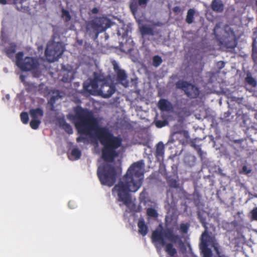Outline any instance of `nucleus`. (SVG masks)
<instances>
[{
	"label": "nucleus",
	"mask_w": 257,
	"mask_h": 257,
	"mask_svg": "<svg viewBox=\"0 0 257 257\" xmlns=\"http://www.w3.org/2000/svg\"><path fill=\"white\" fill-rule=\"evenodd\" d=\"M75 126L80 136L77 138L78 143L88 141L87 135L95 131V136L103 146L101 157L106 163L98 167L97 175L102 185L112 186L117 178L116 168L108 163L114 162L119 153L116 150L122 145V139L115 136L106 127H99L97 119L87 109L78 108L75 110Z\"/></svg>",
	"instance_id": "f257e3e1"
},
{
	"label": "nucleus",
	"mask_w": 257,
	"mask_h": 257,
	"mask_svg": "<svg viewBox=\"0 0 257 257\" xmlns=\"http://www.w3.org/2000/svg\"><path fill=\"white\" fill-rule=\"evenodd\" d=\"M145 163L140 160L132 164L126 174L112 189L116 194L118 201L128 206L131 203L130 192H136L142 185L144 179Z\"/></svg>",
	"instance_id": "f03ea898"
},
{
	"label": "nucleus",
	"mask_w": 257,
	"mask_h": 257,
	"mask_svg": "<svg viewBox=\"0 0 257 257\" xmlns=\"http://www.w3.org/2000/svg\"><path fill=\"white\" fill-rule=\"evenodd\" d=\"M84 88L90 94L93 95L99 92L105 98L109 97L115 91L113 85H109L105 79H102L98 75H95L89 83L84 84Z\"/></svg>",
	"instance_id": "7ed1b4c3"
},
{
	"label": "nucleus",
	"mask_w": 257,
	"mask_h": 257,
	"mask_svg": "<svg viewBox=\"0 0 257 257\" xmlns=\"http://www.w3.org/2000/svg\"><path fill=\"white\" fill-rule=\"evenodd\" d=\"M24 53L19 52L16 55V65L23 72L35 70L39 66L38 60L32 57H26L23 59Z\"/></svg>",
	"instance_id": "20e7f679"
},
{
	"label": "nucleus",
	"mask_w": 257,
	"mask_h": 257,
	"mask_svg": "<svg viewBox=\"0 0 257 257\" xmlns=\"http://www.w3.org/2000/svg\"><path fill=\"white\" fill-rule=\"evenodd\" d=\"M64 51V48L60 42L49 43L45 50V54L48 61L54 62L61 56Z\"/></svg>",
	"instance_id": "39448f33"
},
{
	"label": "nucleus",
	"mask_w": 257,
	"mask_h": 257,
	"mask_svg": "<svg viewBox=\"0 0 257 257\" xmlns=\"http://www.w3.org/2000/svg\"><path fill=\"white\" fill-rule=\"evenodd\" d=\"M111 26V21L106 17H97L90 21L87 25L88 29L92 30L97 35Z\"/></svg>",
	"instance_id": "423d86ee"
},
{
	"label": "nucleus",
	"mask_w": 257,
	"mask_h": 257,
	"mask_svg": "<svg viewBox=\"0 0 257 257\" xmlns=\"http://www.w3.org/2000/svg\"><path fill=\"white\" fill-rule=\"evenodd\" d=\"M152 240L153 243L165 246V251L171 256H174L177 253V250L171 243H166L163 237V231L162 230H155L153 231Z\"/></svg>",
	"instance_id": "0eeeda50"
},
{
	"label": "nucleus",
	"mask_w": 257,
	"mask_h": 257,
	"mask_svg": "<svg viewBox=\"0 0 257 257\" xmlns=\"http://www.w3.org/2000/svg\"><path fill=\"white\" fill-rule=\"evenodd\" d=\"M176 87L183 90L185 94L190 98H196L200 94L199 88L186 81H178L176 83Z\"/></svg>",
	"instance_id": "6e6552de"
},
{
	"label": "nucleus",
	"mask_w": 257,
	"mask_h": 257,
	"mask_svg": "<svg viewBox=\"0 0 257 257\" xmlns=\"http://www.w3.org/2000/svg\"><path fill=\"white\" fill-rule=\"evenodd\" d=\"M213 237L210 235H207L206 231L203 232L201 238V249L203 254L202 257H211L212 251L208 247V243L213 241Z\"/></svg>",
	"instance_id": "1a4fd4ad"
},
{
	"label": "nucleus",
	"mask_w": 257,
	"mask_h": 257,
	"mask_svg": "<svg viewBox=\"0 0 257 257\" xmlns=\"http://www.w3.org/2000/svg\"><path fill=\"white\" fill-rule=\"evenodd\" d=\"M17 10L20 12L30 14L28 1H13Z\"/></svg>",
	"instance_id": "9d476101"
},
{
	"label": "nucleus",
	"mask_w": 257,
	"mask_h": 257,
	"mask_svg": "<svg viewBox=\"0 0 257 257\" xmlns=\"http://www.w3.org/2000/svg\"><path fill=\"white\" fill-rule=\"evenodd\" d=\"M148 1H132L130 4V9L133 14H135L140 7L145 8Z\"/></svg>",
	"instance_id": "9b49d317"
},
{
	"label": "nucleus",
	"mask_w": 257,
	"mask_h": 257,
	"mask_svg": "<svg viewBox=\"0 0 257 257\" xmlns=\"http://www.w3.org/2000/svg\"><path fill=\"white\" fill-rule=\"evenodd\" d=\"M159 108L162 111H170L173 108L172 103L165 99H161L158 103Z\"/></svg>",
	"instance_id": "f8f14e48"
},
{
	"label": "nucleus",
	"mask_w": 257,
	"mask_h": 257,
	"mask_svg": "<svg viewBox=\"0 0 257 257\" xmlns=\"http://www.w3.org/2000/svg\"><path fill=\"white\" fill-rule=\"evenodd\" d=\"M17 48V44L14 42H12L9 44V46L5 48L4 52L9 58L12 59L16 52Z\"/></svg>",
	"instance_id": "ddd939ff"
},
{
	"label": "nucleus",
	"mask_w": 257,
	"mask_h": 257,
	"mask_svg": "<svg viewBox=\"0 0 257 257\" xmlns=\"http://www.w3.org/2000/svg\"><path fill=\"white\" fill-rule=\"evenodd\" d=\"M117 80L122 85L126 87L128 85V81L126 80L127 75L123 70L116 71Z\"/></svg>",
	"instance_id": "4468645a"
},
{
	"label": "nucleus",
	"mask_w": 257,
	"mask_h": 257,
	"mask_svg": "<svg viewBox=\"0 0 257 257\" xmlns=\"http://www.w3.org/2000/svg\"><path fill=\"white\" fill-rule=\"evenodd\" d=\"M139 232L143 236H145L148 231V228L143 219H140L138 222Z\"/></svg>",
	"instance_id": "2eb2a0df"
},
{
	"label": "nucleus",
	"mask_w": 257,
	"mask_h": 257,
	"mask_svg": "<svg viewBox=\"0 0 257 257\" xmlns=\"http://www.w3.org/2000/svg\"><path fill=\"white\" fill-rule=\"evenodd\" d=\"M30 114L32 118L38 119L44 115V111L41 108H32L30 110Z\"/></svg>",
	"instance_id": "dca6fc26"
},
{
	"label": "nucleus",
	"mask_w": 257,
	"mask_h": 257,
	"mask_svg": "<svg viewBox=\"0 0 257 257\" xmlns=\"http://www.w3.org/2000/svg\"><path fill=\"white\" fill-rule=\"evenodd\" d=\"M165 147L162 142H159L156 147V156L159 159L160 158H163L164 154Z\"/></svg>",
	"instance_id": "f3484780"
},
{
	"label": "nucleus",
	"mask_w": 257,
	"mask_h": 257,
	"mask_svg": "<svg viewBox=\"0 0 257 257\" xmlns=\"http://www.w3.org/2000/svg\"><path fill=\"white\" fill-rule=\"evenodd\" d=\"M221 1H212L211 8L214 11L221 12L223 10V5Z\"/></svg>",
	"instance_id": "a211bd4d"
},
{
	"label": "nucleus",
	"mask_w": 257,
	"mask_h": 257,
	"mask_svg": "<svg viewBox=\"0 0 257 257\" xmlns=\"http://www.w3.org/2000/svg\"><path fill=\"white\" fill-rule=\"evenodd\" d=\"M140 31L143 35H154V29L150 27L143 26L141 28Z\"/></svg>",
	"instance_id": "6ab92c4d"
},
{
	"label": "nucleus",
	"mask_w": 257,
	"mask_h": 257,
	"mask_svg": "<svg viewBox=\"0 0 257 257\" xmlns=\"http://www.w3.org/2000/svg\"><path fill=\"white\" fill-rule=\"evenodd\" d=\"M195 14V11L193 9H190L187 13L186 18L185 19L186 22L188 24H192L194 21V16Z\"/></svg>",
	"instance_id": "aec40b11"
},
{
	"label": "nucleus",
	"mask_w": 257,
	"mask_h": 257,
	"mask_svg": "<svg viewBox=\"0 0 257 257\" xmlns=\"http://www.w3.org/2000/svg\"><path fill=\"white\" fill-rule=\"evenodd\" d=\"M59 96L58 95L57 96H52L48 102V104L49 106V110L50 111H53L55 110V103L56 101L59 98Z\"/></svg>",
	"instance_id": "412c9836"
},
{
	"label": "nucleus",
	"mask_w": 257,
	"mask_h": 257,
	"mask_svg": "<svg viewBox=\"0 0 257 257\" xmlns=\"http://www.w3.org/2000/svg\"><path fill=\"white\" fill-rule=\"evenodd\" d=\"M41 123V121L39 119L32 118L30 122V125L32 129L37 130L39 128Z\"/></svg>",
	"instance_id": "4be33fe9"
},
{
	"label": "nucleus",
	"mask_w": 257,
	"mask_h": 257,
	"mask_svg": "<svg viewBox=\"0 0 257 257\" xmlns=\"http://www.w3.org/2000/svg\"><path fill=\"white\" fill-rule=\"evenodd\" d=\"M163 60L161 56L159 55H155L153 57L152 65L155 67H159L162 63Z\"/></svg>",
	"instance_id": "5701e85b"
},
{
	"label": "nucleus",
	"mask_w": 257,
	"mask_h": 257,
	"mask_svg": "<svg viewBox=\"0 0 257 257\" xmlns=\"http://www.w3.org/2000/svg\"><path fill=\"white\" fill-rule=\"evenodd\" d=\"M196 139H193V140H192L190 142V146L193 147V148L195 149V150H196L198 152V154L200 155V156H202V150H201V147L199 145H197L196 144Z\"/></svg>",
	"instance_id": "b1692460"
},
{
	"label": "nucleus",
	"mask_w": 257,
	"mask_h": 257,
	"mask_svg": "<svg viewBox=\"0 0 257 257\" xmlns=\"http://www.w3.org/2000/svg\"><path fill=\"white\" fill-rule=\"evenodd\" d=\"M161 230L163 231V237L164 238L165 236L169 240L172 239L175 234H174L173 230L170 229H168L166 230H164L163 229Z\"/></svg>",
	"instance_id": "393cba45"
},
{
	"label": "nucleus",
	"mask_w": 257,
	"mask_h": 257,
	"mask_svg": "<svg viewBox=\"0 0 257 257\" xmlns=\"http://www.w3.org/2000/svg\"><path fill=\"white\" fill-rule=\"evenodd\" d=\"M245 81L252 87H255L256 85L255 80L252 77L251 75H247L245 78Z\"/></svg>",
	"instance_id": "a878e982"
},
{
	"label": "nucleus",
	"mask_w": 257,
	"mask_h": 257,
	"mask_svg": "<svg viewBox=\"0 0 257 257\" xmlns=\"http://www.w3.org/2000/svg\"><path fill=\"white\" fill-rule=\"evenodd\" d=\"M71 155L74 159L77 160L80 158L81 153L79 149L75 148L71 151Z\"/></svg>",
	"instance_id": "bb28decb"
},
{
	"label": "nucleus",
	"mask_w": 257,
	"mask_h": 257,
	"mask_svg": "<svg viewBox=\"0 0 257 257\" xmlns=\"http://www.w3.org/2000/svg\"><path fill=\"white\" fill-rule=\"evenodd\" d=\"M190 227L189 223H181L180 225V231L182 233H187Z\"/></svg>",
	"instance_id": "cd10ccee"
},
{
	"label": "nucleus",
	"mask_w": 257,
	"mask_h": 257,
	"mask_svg": "<svg viewBox=\"0 0 257 257\" xmlns=\"http://www.w3.org/2000/svg\"><path fill=\"white\" fill-rule=\"evenodd\" d=\"M154 123L157 127L161 128L167 125L168 122L166 120H155Z\"/></svg>",
	"instance_id": "c85d7f7f"
},
{
	"label": "nucleus",
	"mask_w": 257,
	"mask_h": 257,
	"mask_svg": "<svg viewBox=\"0 0 257 257\" xmlns=\"http://www.w3.org/2000/svg\"><path fill=\"white\" fill-rule=\"evenodd\" d=\"M55 123L56 125L59 127L64 128V117L63 116L62 117H57L56 119Z\"/></svg>",
	"instance_id": "c756f323"
},
{
	"label": "nucleus",
	"mask_w": 257,
	"mask_h": 257,
	"mask_svg": "<svg viewBox=\"0 0 257 257\" xmlns=\"http://www.w3.org/2000/svg\"><path fill=\"white\" fill-rule=\"evenodd\" d=\"M20 116L21 121L24 124H27L28 123L29 116L27 112H22L20 114Z\"/></svg>",
	"instance_id": "7c9ffc66"
},
{
	"label": "nucleus",
	"mask_w": 257,
	"mask_h": 257,
	"mask_svg": "<svg viewBox=\"0 0 257 257\" xmlns=\"http://www.w3.org/2000/svg\"><path fill=\"white\" fill-rule=\"evenodd\" d=\"M147 213L148 216L153 217H156L158 216L157 211L152 208H149L147 210Z\"/></svg>",
	"instance_id": "2f4dec72"
},
{
	"label": "nucleus",
	"mask_w": 257,
	"mask_h": 257,
	"mask_svg": "<svg viewBox=\"0 0 257 257\" xmlns=\"http://www.w3.org/2000/svg\"><path fill=\"white\" fill-rule=\"evenodd\" d=\"M225 46L227 48L233 49L236 46V42L234 39L228 43L225 42Z\"/></svg>",
	"instance_id": "473e14b6"
},
{
	"label": "nucleus",
	"mask_w": 257,
	"mask_h": 257,
	"mask_svg": "<svg viewBox=\"0 0 257 257\" xmlns=\"http://www.w3.org/2000/svg\"><path fill=\"white\" fill-rule=\"evenodd\" d=\"M200 221L201 223L202 224V226L205 228V230L203 232H205L206 231L207 235H209L208 232V227L207 226V223L206 222V220L205 218H200Z\"/></svg>",
	"instance_id": "72a5a7b5"
},
{
	"label": "nucleus",
	"mask_w": 257,
	"mask_h": 257,
	"mask_svg": "<svg viewBox=\"0 0 257 257\" xmlns=\"http://www.w3.org/2000/svg\"><path fill=\"white\" fill-rule=\"evenodd\" d=\"M251 214V219L257 221V207L254 208L250 212Z\"/></svg>",
	"instance_id": "f704fd0d"
},
{
	"label": "nucleus",
	"mask_w": 257,
	"mask_h": 257,
	"mask_svg": "<svg viewBox=\"0 0 257 257\" xmlns=\"http://www.w3.org/2000/svg\"><path fill=\"white\" fill-rule=\"evenodd\" d=\"M98 12H99L98 8H97L96 7H94L90 10V12H89V14L90 15H95V14H97L98 13Z\"/></svg>",
	"instance_id": "c9c22d12"
},
{
	"label": "nucleus",
	"mask_w": 257,
	"mask_h": 257,
	"mask_svg": "<svg viewBox=\"0 0 257 257\" xmlns=\"http://www.w3.org/2000/svg\"><path fill=\"white\" fill-rule=\"evenodd\" d=\"M180 240V238L178 235L174 234V236L172 238V239L170 240L174 243L178 242Z\"/></svg>",
	"instance_id": "e433bc0d"
},
{
	"label": "nucleus",
	"mask_w": 257,
	"mask_h": 257,
	"mask_svg": "<svg viewBox=\"0 0 257 257\" xmlns=\"http://www.w3.org/2000/svg\"><path fill=\"white\" fill-rule=\"evenodd\" d=\"M65 132H67L69 134H71L72 133V130L70 126V125L65 122Z\"/></svg>",
	"instance_id": "4c0bfd02"
},
{
	"label": "nucleus",
	"mask_w": 257,
	"mask_h": 257,
	"mask_svg": "<svg viewBox=\"0 0 257 257\" xmlns=\"http://www.w3.org/2000/svg\"><path fill=\"white\" fill-rule=\"evenodd\" d=\"M173 11L175 14H179L182 11V9L178 6H176L173 9Z\"/></svg>",
	"instance_id": "58836bf2"
},
{
	"label": "nucleus",
	"mask_w": 257,
	"mask_h": 257,
	"mask_svg": "<svg viewBox=\"0 0 257 257\" xmlns=\"http://www.w3.org/2000/svg\"><path fill=\"white\" fill-rule=\"evenodd\" d=\"M71 19V16L70 15L68 11L65 10V22H68Z\"/></svg>",
	"instance_id": "ea45409f"
},
{
	"label": "nucleus",
	"mask_w": 257,
	"mask_h": 257,
	"mask_svg": "<svg viewBox=\"0 0 257 257\" xmlns=\"http://www.w3.org/2000/svg\"><path fill=\"white\" fill-rule=\"evenodd\" d=\"M68 73H70V78H66L65 77V82L67 81H70L74 78V74L73 72H71L69 70H68Z\"/></svg>",
	"instance_id": "a19ab883"
},
{
	"label": "nucleus",
	"mask_w": 257,
	"mask_h": 257,
	"mask_svg": "<svg viewBox=\"0 0 257 257\" xmlns=\"http://www.w3.org/2000/svg\"><path fill=\"white\" fill-rule=\"evenodd\" d=\"M113 69H114V71L115 72V73H116L117 71L122 70V69H120L119 68V66H118L117 64L115 62H114L113 63Z\"/></svg>",
	"instance_id": "79ce46f5"
},
{
	"label": "nucleus",
	"mask_w": 257,
	"mask_h": 257,
	"mask_svg": "<svg viewBox=\"0 0 257 257\" xmlns=\"http://www.w3.org/2000/svg\"><path fill=\"white\" fill-rule=\"evenodd\" d=\"M68 206L70 208L73 209L75 207L76 204L74 202L70 201L68 203Z\"/></svg>",
	"instance_id": "37998d69"
},
{
	"label": "nucleus",
	"mask_w": 257,
	"mask_h": 257,
	"mask_svg": "<svg viewBox=\"0 0 257 257\" xmlns=\"http://www.w3.org/2000/svg\"><path fill=\"white\" fill-rule=\"evenodd\" d=\"M220 28L219 24H216L214 29H213V34L216 37H217V35L216 34V31Z\"/></svg>",
	"instance_id": "c03bdc74"
},
{
	"label": "nucleus",
	"mask_w": 257,
	"mask_h": 257,
	"mask_svg": "<svg viewBox=\"0 0 257 257\" xmlns=\"http://www.w3.org/2000/svg\"><path fill=\"white\" fill-rule=\"evenodd\" d=\"M213 247H214V250H215L216 254L218 255V257H222L220 255V251L219 250V249H218V247L215 246V245H214Z\"/></svg>",
	"instance_id": "a18cd8bd"
},
{
	"label": "nucleus",
	"mask_w": 257,
	"mask_h": 257,
	"mask_svg": "<svg viewBox=\"0 0 257 257\" xmlns=\"http://www.w3.org/2000/svg\"><path fill=\"white\" fill-rule=\"evenodd\" d=\"M252 57L254 61L257 62V52H253L252 54Z\"/></svg>",
	"instance_id": "49530a36"
},
{
	"label": "nucleus",
	"mask_w": 257,
	"mask_h": 257,
	"mask_svg": "<svg viewBox=\"0 0 257 257\" xmlns=\"http://www.w3.org/2000/svg\"><path fill=\"white\" fill-rule=\"evenodd\" d=\"M242 170L244 172H245L246 174L249 173L250 172V170H247V167L246 166H243L242 167Z\"/></svg>",
	"instance_id": "de8ad7c7"
},
{
	"label": "nucleus",
	"mask_w": 257,
	"mask_h": 257,
	"mask_svg": "<svg viewBox=\"0 0 257 257\" xmlns=\"http://www.w3.org/2000/svg\"><path fill=\"white\" fill-rule=\"evenodd\" d=\"M218 65L219 66V68L221 69L224 67L225 64L223 61H220L218 63Z\"/></svg>",
	"instance_id": "09e8293b"
},
{
	"label": "nucleus",
	"mask_w": 257,
	"mask_h": 257,
	"mask_svg": "<svg viewBox=\"0 0 257 257\" xmlns=\"http://www.w3.org/2000/svg\"><path fill=\"white\" fill-rule=\"evenodd\" d=\"M25 78H26V77H25V75H22H22H21L20 76V79L21 81L22 82H24L25 81Z\"/></svg>",
	"instance_id": "8fccbe9b"
},
{
	"label": "nucleus",
	"mask_w": 257,
	"mask_h": 257,
	"mask_svg": "<svg viewBox=\"0 0 257 257\" xmlns=\"http://www.w3.org/2000/svg\"><path fill=\"white\" fill-rule=\"evenodd\" d=\"M63 153H64V150L63 149H59L58 151V154L59 155H62L63 154Z\"/></svg>",
	"instance_id": "3c124183"
},
{
	"label": "nucleus",
	"mask_w": 257,
	"mask_h": 257,
	"mask_svg": "<svg viewBox=\"0 0 257 257\" xmlns=\"http://www.w3.org/2000/svg\"><path fill=\"white\" fill-rule=\"evenodd\" d=\"M77 42L78 44V45H82L83 44V41L82 40H78Z\"/></svg>",
	"instance_id": "603ef678"
},
{
	"label": "nucleus",
	"mask_w": 257,
	"mask_h": 257,
	"mask_svg": "<svg viewBox=\"0 0 257 257\" xmlns=\"http://www.w3.org/2000/svg\"><path fill=\"white\" fill-rule=\"evenodd\" d=\"M61 17L62 18L64 17V8H63L61 9Z\"/></svg>",
	"instance_id": "864d4df0"
},
{
	"label": "nucleus",
	"mask_w": 257,
	"mask_h": 257,
	"mask_svg": "<svg viewBox=\"0 0 257 257\" xmlns=\"http://www.w3.org/2000/svg\"><path fill=\"white\" fill-rule=\"evenodd\" d=\"M7 2L8 1H0V3L2 5H6L8 4Z\"/></svg>",
	"instance_id": "5fc2aeb1"
},
{
	"label": "nucleus",
	"mask_w": 257,
	"mask_h": 257,
	"mask_svg": "<svg viewBox=\"0 0 257 257\" xmlns=\"http://www.w3.org/2000/svg\"><path fill=\"white\" fill-rule=\"evenodd\" d=\"M61 69L63 70V69H64V65H63V64H62V66H61Z\"/></svg>",
	"instance_id": "6e6d98bb"
},
{
	"label": "nucleus",
	"mask_w": 257,
	"mask_h": 257,
	"mask_svg": "<svg viewBox=\"0 0 257 257\" xmlns=\"http://www.w3.org/2000/svg\"><path fill=\"white\" fill-rule=\"evenodd\" d=\"M61 81H62L64 82V77H63L61 78Z\"/></svg>",
	"instance_id": "4d7b16f0"
},
{
	"label": "nucleus",
	"mask_w": 257,
	"mask_h": 257,
	"mask_svg": "<svg viewBox=\"0 0 257 257\" xmlns=\"http://www.w3.org/2000/svg\"><path fill=\"white\" fill-rule=\"evenodd\" d=\"M65 71H66L67 70V69L66 67H65Z\"/></svg>",
	"instance_id": "13d9d810"
},
{
	"label": "nucleus",
	"mask_w": 257,
	"mask_h": 257,
	"mask_svg": "<svg viewBox=\"0 0 257 257\" xmlns=\"http://www.w3.org/2000/svg\"><path fill=\"white\" fill-rule=\"evenodd\" d=\"M66 2H68V1H66ZM68 3H66V5H68Z\"/></svg>",
	"instance_id": "bf43d9fd"
}]
</instances>
